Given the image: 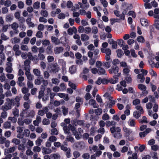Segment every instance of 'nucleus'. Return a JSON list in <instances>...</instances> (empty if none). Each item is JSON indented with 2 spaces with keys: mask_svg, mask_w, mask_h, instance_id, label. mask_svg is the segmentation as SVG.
Masks as SVG:
<instances>
[{
  "mask_svg": "<svg viewBox=\"0 0 159 159\" xmlns=\"http://www.w3.org/2000/svg\"><path fill=\"white\" fill-rule=\"evenodd\" d=\"M89 36L85 34H82L81 35V39L82 41H87L89 39Z\"/></svg>",
  "mask_w": 159,
  "mask_h": 159,
  "instance_id": "25",
  "label": "nucleus"
},
{
  "mask_svg": "<svg viewBox=\"0 0 159 159\" xmlns=\"http://www.w3.org/2000/svg\"><path fill=\"white\" fill-rule=\"evenodd\" d=\"M41 121V117L39 116H37L36 120L33 121V124L35 126H38Z\"/></svg>",
  "mask_w": 159,
  "mask_h": 159,
  "instance_id": "19",
  "label": "nucleus"
},
{
  "mask_svg": "<svg viewBox=\"0 0 159 159\" xmlns=\"http://www.w3.org/2000/svg\"><path fill=\"white\" fill-rule=\"evenodd\" d=\"M117 56L119 57H120L124 53L121 50L118 49L116 51Z\"/></svg>",
  "mask_w": 159,
  "mask_h": 159,
  "instance_id": "61",
  "label": "nucleus"
},
{
  "mask_svg": "<svg viewBox=\"0 0 159 159\" xmlns=\"http://www.w3.org/2000/svg\"><path fill=\"white\" fill-rule=\"evenodd\" d=\"M49 69L50 72L56 73L59 71L60 68L57 63H55L51 65Z\"/></svg>",
  "mask_w": 159,
  "mask_h": 159,
  "instance_id": "4",
  "label": "nucleus"
},
{
  "mask_svg": "<svg viewBox=\"0 0 159 159\" xmlns=\"http://www.w3.org/2000/svg\"><path fill=\"white\" fill-rule=\"evenodd\" d=\"M57 17L60 19H63L66 17V15L64 13H61L58 15Z\"/></svg>",
  "mask_w": 159,
  "mask_h": 159,
  "instance_id": "54",
  "label": "nucleus"
},
{
  "mask_svg": "<svg viewBox=\"0 0 159 159\" xmlns=\"http://www.w3.org/2000/svg\"><path fill=\"white\" fill-rule=\"evenodd\" d=\"M76 67L75 66L73 65L69 68V72L71 74H74L76 72Z\"/></svg>",
  "mask_w": 159,
  "mask_h": 159,
  "instance_id": "21",
  "label": "nucleus"
},
{
  "mask_svg": "<svg viewBox=\"0 0 159 159\" xmlns=\"http://www.w3.org/2000/svg\"><path fill=\"white\" fill-rule=\"evenodd\" d=\"M89 103L93 106L94 108H97L98 107V105L96 102L95 100L91 99L89 101Z\"/></svg>",
  "mask_w": 159,
  "mask_h": 159,
  "instance_id": "22",
  "label": "nucleus"
},
{
  "mask_svg": "<svg viewBox=\"0 0 159 159\" xmlns=\"http://www.w3.org/2000/svg\"><path fill=\"white\" fill-rule=\"evenodd\" d=\"M13 19V16L11 15H8L6 16V20L7 22H11Z\"/></svg>",
  "mask_w": 159,
  "mask_h": 159,
  "instance_id": "44",
  "label": "nucleus"
},
{
  "mask_svg": "<svg viewBox=\"0 0 159 159\" xmlns=\"http://www.w3.org/2000/svg\"><path fill=\"white\" fill-rule=\"evenodd\" d=\"M148 101H149L151 102H153L154 101V97L151 95H149L147 97H146L144 98L142 100V103H146Z\"/></svg>",
  "mask_w": 159,
  "mask_h": 159,
  "instance_id": "9",
  "label": "nucleus"
},
{
  "mask_svg": "<svg viewBox=\"0 0 159 159\" xmlns=\"http://www.w3.org/2000/svg\"><path fill=\"white\" fill-rule=\"evenodd\" d=\"M118 77L116 76H114V79H111L110 80V83L112 84H115L118 81Z\"/></svg>",
  "mask_w": 159,
  "mask_h": 159,
  "instance_id": "30",
  "label": "nucleus"
},
{
  "mask_svg": "<svg viewBox=\"0 0 159 159\" xmlns=\"http://www.w3.org/2000/svg\"><path fill=\"white\" fill-rule=\"evenodd\" d=\"M13 50L15 52V55L19 56L21 54V51L20 50V47L18 44L15 45L13 47Z\"/></svg>",
  "mask_w": 159,
  "mask_h": 159,
  "instance_id": "5",
  "label": "nucleus"
},
{
  "mask_svg": "<svg viewBox=\"0 0 159 159\" xmlns=\"http://www.w3.org/2000/svg\"><path fill=\"white\" fill-rule=\"evenodd\" d=\"M84 143L82 142H78L74 144V146L76 148L80 150L83 149L84 148Z\"/></svg>",
  "mask_w": 159,
  "mask_h": 159,
  "instance_id": "11",
  "label": "nucleus"
},
{
  "mask_svg": "<svg viewBox=\"0 0 159 159\" xmlns=\"http://www.w3.org/2000/svg\"><path fill=\"white\" fill-rule=\"evenodd\" d=\"M80 107V103H77L75 105V109L77 110L76 112L77 113V115L79 116H80V111L77 110Z\"/></svg>",
  "mask_w": 159,
  "mask_h": 159,
  "instance_id": "34",
  "label": "nucleus"
},
{
  "mask_svg": "<svg viewBox=\"0 0 159 159\" xmlns=\"http://www.w3.org/2000/svg\"><path fill=\"white\" fill-rule=\"evenodd\" d=\"M20 41V39L17 37H15L11 40L12 43L13 44L19 43Z\"/></svg>",
  "mask_w": 159,
  "mask_h": 159,
  "instance_id": "26",
  "label": "nucleus"
},
{
  "mask_svg": "<svg viewBox=\"0 0 159 159\" xmlns=\"http://www.w3.org/2000/svg\"><path fill=\"white\" fill-rule=\"evenodd\" d=\"M40 14L42 16L44 17H47L48 15V12L45 10H41Z\"/></svg>",
  "mask_w": 159,
  "mask_h": 159,
  "instance_id": "47",
  "label": "nucleus"
},
{
  "mask_svg": "<svg viewBox=\"0 0 159 159\" xmlns=\"http://www.w3.org/2000/svg\"><path fill=\"white\" fill-rule=\"evenodd\" d=\"M73 155L75 158H77L80 156V152L77 151H75L73 152Z\"/></svg>",
  "mask_w": 159,
  "mask_h": 159,
  "instance_id": "50",
  "label": "nucleus"
},
{
  "mask_svg": "<svg viewBox=\"0 0 159 159\" xmlns=\"http://www.w3.org/2000/svg\"><path fill=\"white\" fill-rule=\"evenodd\" d=\"M123 131L124 132V135L125 137H126L129 140H132L134 139L133 137L129 138V137L133 135V132L132 129H130L127 128L126 126H124L123 128Z\"/></svg>",
  "mask_w": 159,
  "mask_h": 159,
  "instance_id": "2",
  "label": "nucleus"
},
{
  "mask_svg": "<svg viewBox=\"0 0 159 159\" xmlns=\"http://www.w3.org/2000/svg\"><path fill=\"white\" fill-rule=\"evenodd\" d=\"M4 105L2 106V109L3 111H7L12 108V106H14L16 104L14 100L7 98Z\"/></svg>",
  "mask_w": 159,
  "mask_h": 159,
  "instance_id": "1",
  "label": "nucleus"
},
{
  "mask_svg": "<svg viewBox=\"0 0 159 159\" xmlns=\"http://www.w3.org/2000/svg\"><path fill=\"white\" fill-rule=\"evenodd\" d=\"M130 68V67L128 66V67H127L126 68H125L123 70V72L124 73V74L125 75H128V74L129 72V69Z\"/></svg>",
  "mask_w": 159,
  "mask_h": 159,
  "instance_id": "49",
  "label": "nucleus"
},
{
  "mask_svg": "<svg viewBox=\"0 0 159 159\" xmlns=\"http://www.w3.org/2000/svg\"><path fill=\"white\" fill-rule=\"evenodd\" d=\"M71 123L75 126H77V125L83 126L84 125V121L75 119L71 121Z\"/></svg>",
  "mask_w": 159,
  "mask_h": 159,
  "instance_id": "7",
  "label": "nucleus"
},
{
  "mask_svg": "<svg viewBox=\"0 0 159 159\" xmlns=\"http://www.w3.org/2000/svg\"><path fill=\"white\" fill-rule=\"evenodd\" d=\"M11 142L17 145L19 144L20 143V139L16 138H14L13 139L11 140Z\"/></svg>",
  "mask_w": 159,
  "mask_h": 159,
  "instance_id": "39",
  "label": "nucleus"
},
{
  "mask_svg": "<svg viewBox=\"0 0 159 159\" xmlns=\"http://www.w3.org/2000/svg\"><path fill=\"white\" fill-rule=\"evenodd\" d=\"M6 67L5 68L6 71L8 73H11L13 71L12 63L11 62H7L6 63Z\"/></svg>",
  "mask_w": 159,
  "mask_h": 159,
  "instance_id": "8",
  "label": "nucleus"
},
{
  "mask_svg": "<svg viewBox=\"0 0 159 159\" xmlns=\"http://www.w3.org/2000/svg\"><path fill=\"white\" fill-rule=\"evenodd\" d=\"M102 119L104 120H106L110 119V117L107 114L105 113L102 115Z\"/></svg>",
  "mask_w": 159,
  "mask_h": 159,
  "instance_id": "59",
  "label": "nucleus"
},
{
  "mask_svg": "<svg viewBox=\"0 0 159 159\" xmlns=\"http://www.w3.org/2000/svg\"><path fill=\"white\" fill-rule=\"evenodd\" d=\"M110 130L112 133L116 132L120 133L121 131V129L119 127H113L110 128Z\"/></svg>",
  "mask_w": 159,
  "mask_h": 159,
  "instance_id": "18",
  "label": "nucleus"
},
{
  "mask_svg": "<svg viewBox=\"0 0 159 159\" xmlns=\"http://www.w3.org/2000/svg\"><path fill=\"white\" fill-rule=\"evenodd\" d=\"M51 40L52 42L56 45H58L60 43V41L55 37L52 36L51 37Z\"/></svg>",
  "mask_w": 159,
  "mask_h": 159,
  "instance_id": "29",
  "label": "nucleus"
},
{
  "mask_svg": "<svg viewBox=\"0 0 159 159\" xmlns=\"http://www.w3.org/2000/svg\"><path fill=\"white\" fill-rule=\"evenodd\" d=\"M138 88L142 91V93L146 96L148 93V91L146 90L147 88L146 86L142 84H139L138 85Z\"/></svg>",
  "mask_w": 159,
  "mask_h": 159,
  "instance_id": "6",
  "label": "nucleus"
},
{
  "mask_svg": "<svg viewBox=\"0 0 159 159\" xmlns=\"http://www.w3.org/2000/svg\"><path fill=\"white\" fill-rule=\"evenodd\" d=\"M98 73L100 75H105L106 74L105 70L102 67L99 68L98 69Z\"/></svg>",
  "mask_w": 159,
  "mask_h": 159,
  "instance_id": "45",
  "label": "nucleus"
},
{
  "mask_svg": "<svg viewBox=\"0 0 159 159\" xmlns=\"http://www.w3.org/2000/svg\"><path fill=\"white\" fill-rule=\"evenodd\" d=\"M51 132V134L52 135H57L58 134L57 130L55 128H53L52 129Z\"/></svg>",
  "mask_w": 159,
  "mask_h": 159,
  "instance_id": "53",
  "label": "nucleus"
},
{
  "mask_svg": "<svg viewBox=\"0 0 159 159\" xmlns=\"http://www.w3.org/2000/svg\"><path fill=\"white\" fill-rule=\"evenodd\" d=\"M48 107H44L43 110H40L38 112V114L41 116H43L44 114L45 113H46L48 111Z\"/></svg>",
  "mask_w": 159,
  "mask_h": 159,
  "instance_id": "14",
  "label": "nucleus"
},
{
  "mask_svg": "<svg viewBox=\"0 0 159 159\" xmlns=\"http://www.w3.org/2000/svg\"><path fill=\"white\" fill-rule=\"evenodd\" d=\"M33 72L35 75L36 76L40 77L41 75V72L40 70L37 69H34L33 70Z\"/></svg>",
  "mask_w": 159,
  "mask_h": 159,
  "instance_id": "28",
  "label": "nucleus"
},
{
  "mask_svg": "<svg viewBox=\"0 0 159 159\" xmlns=\"http://www.w3.org/2000/svg\"><path fill=\"white\" fill-rule=\"evenodd\" d=\"M11 28L14 30V33L17 34L18 32V30H17L19 26L17 23L16 22L13 23L11 25Z\"/></svg>",
  "mask_w": 159,
  "mask_h": 159,
  "instance_id": "16",
  "label": "nucleus"
},
{
  "mask_svg": "<svg viewBox=\"0 0 159 159\" xmlns=\"http://www.w3.org/2000/svg\"><path fill=\"white\" fill-rule=\"evenodd\" d=\"M31 103L30 100H28L27 102H25L24 103V106L25 108L26 109H28L30 107V104Z\"/></svg>",
  "mask_w": 159,
  "mask_h": 159,
  "instance_id": "38",
  "label": "nucleus"
},
{
  "mask_svg": "<svg viewBox=\"0 0 159 159\" xmlns=\"http://www.w3.org/2000/svg\"><path fill=\"white\" fill-rule=\"evenodd\" d=\"M143 74H139L137 75V79L141 83H143L145 80L144 76Z\"/></svg>",
  "mask_w": 159,
  "mask_h": 159,
  "instance_id": "23",
  "label": "nucleus"
},
{
  "mask_svg": "<svg viewBox=\"0 0 159 159\" xmlns=\"http://www.w3.org/2000/svg\"><path fill=\"white\" fill-rule=\"evenodd\" d=\"M101 51L102 53H105L106 55H110L111 54V50L109 48H106V49L101 48Z\"/></svg>",
  "mask_w": 159,
  "mask_h": 159,
  "instance_id": "20",
  "label": "nucleus"
},
{
  "mask_svg": "<svg viewBox=\"0 0 159 159\" xmlns=\"http://www.w3.org/2000/svg\"><path fill=\"white\" fill-rule=\"evenodd\" d=\"M119 68L117 66H113L109 70V72L111 74H114L116 75L115 76L117 77H120L121 73H118Z\"/></svg>",
  "mask_w": 159,
  "mask_h": 159,
  "instance_id": "3",
  "label": "nucleus"
},
{
  "mask_svg": "<svg viewBox=\"0 0 159 159\" xmlns=\"http://www.w3.org/2000/svg\"><path fill=\"white\" fill-rule=\"evenodd\" d=\"M137 41L139 43H143L145 42L144 39L143 37L142 36H138L137 38Z\"/></svg>",
  "mask_w": 159,
  "mask_h": 159,
  "instance_id": "36",
  "label": "nucleus"
},
{
  "mask_svg": "<svg viewBox=\"0 0 159 159\" xmlns=\"http://www.w3.org/2000/svg\"><path fill=\"white\" fill-rule=\"evenodd\" d=\"M141 114L140 112L135 111L134 112L133 115L135 118H138L140 116Z\"/></svg>",
  "mask_w": 159,
  "mask_h": 159,
  "instance_id": "58",
  "label": "nucleus"
},
{
  "mask_svg": "<svg viewBox=\"0 0 159 159\" xmlns=\"http://www.w3.org/2000/svg\"><path fill=\"white\" fill-rule=\"evenodd\" d=\"M23 118H19L18 119L17 123L20 125H23L24 123V120L23 119Z\"/></svg>",
  "mask_w": 159,
  "mask_h": 159,
  "instance_id": "46",
  "label": "nucleus"
},
{
  "mask_svg": "<svg viewBox=\"0 0 159 159\" xmlns=\"http://www.w3.org/2000/svg\"><path fill=\"white\" fill-rule=\"evenodd\" d=\"M64 50L62 47H56L54 48V53L56 54H58L62 52Z\"/></svg>",
  "mask_w": 159,
  "mask_h": 159,
  "instance_id": "17",
  "label": "nucleus"
},
{
  "mask_svg": "<svg viewBox=\"0 0 159 159\" xmlns=\"http://www.w3.org/2000/svg\"><path fill=\"white\" fill-rule=\"evenodd\" d=\"M16 149V147L13 146L9 148L5 149L4 150V154L6 155L9 153L13 152Z\"/></svg>",
  "mask_w": 159,
  "mask_h": 159,
  "instance_id": "13",
  "label": "nucleus"
},
{
  "mask_svg": "<svg viewBox=\"0 0 159 159\" xmlns=\"http://www.w3.org/2000/svg\"><path fill=\"white\" fill-rule=\"evenodd\" d=\"M35 115V112L33 110H30L27 111V114L25 116V117L32 118L34 117Z\"/></svg>",
  "mask_w": 159,
  "mask_h": 159,
  "instance_id": "12",
  "label": "nucleus"
},
{
  "mask_svg": "<svg viewBox=\"0 0 159 159\" xmlns=\"http://www.w3.org/2000/svg\"><path fill=\"white\" fill-rule=\"evenodd\" d=\"M40 2H35L33 5V7L35 9H38L40 7Z\"/></svg>",
  "mask_w": 159,
  "mask_h": 159,
  "instance_id": "51",
  "label": "nucleus"
},
{
  "mask_svg": "<svg viewBox=\"0 0 159 159\" xmlns=\"http://www.w3.org/2000/svg\"><path fill=\"white\" fill-rule=\"evenodd\" d=\"M62 111L64 115L65 116L67 114L68 112V108L65 106H63L61 107Z\"/></svg>",
  "mask_w": 159,
  "mask_h": 159,
  "instance_id": "32",
  "label": "nucleus"
},
{
  "mask_svg": "<svg viewBox=\"0 0 159 159\" xmlns=\"http://www.w3.org/2000/svg\"><path fill=\"white\" fill-rule=\"evenodd\" d=\"M102 65L106 68H109L111 66V62H105L102 63Z\"/></svg>",
  "mask_w": 159,
  "mask_h": 159,
  "instance_id": "55",
  "label": "nucleus"
},
{
  "mask_svg": "<svg viewBox=\"0 0 159 159\" xmlns=\"http://www.w3.org/2000/svg\"><path fill=\"white\" fill-rule=\"evenodd\" d=\"M140 21L142 25L144 26H148V21L145 19H141Z\"/></svg>",
  "mask_w": 159,
  "mask_h": 159,
  "instance_id": "24",
  "label": "nucleus"
},
{
  "mask_svg": "<svg viewBox=\"0 0 159 159\" xmlns=\"http://www.w3.org/2000/svg\"><path fill=\"white\" fill-rule=\"evenodd\" d=\"M148 122V121L147 120V118L145 116H143L142 117L141 119L139 122L140 123H147Z\"/></svg>",
  "mask_w": 159,
  "mask_h": 159,
  "instance_id": "57",
  "label": "nucleus"
},
{
  "mask_svg": "<svg viewBox=\"0 0 159 159\" xmlns=\"http://www.w3.org/2000/svg\"><path fill=\"white\" fill-rule=\"evenodd\" d=\"M6 111H3L2 112L1 116L2 119L3 118L5 119L7 117V113L6 112Z\"/></svg>",
  "mask_w": 159,
  "mask_h": 159,
  "instance_id": "62",
  "label": "nucleus"
},
{
  "mask_svg": "<svg viewBox=\"0 0 159 159\" xmlns=\"http://www.w3.org/2000/svg\"><path fill=\"white\" fill-rule=\"evenodd\" d=\"M25 74L28 80V81H32L33 79V76L31 75L30 72H25Z\"/></svg>",
  "mask_w": 159,
  "mask_h": 159,
  "instance_id": "27",
  "label": "nucleus"
},
{
  "mask_svg": "<svg viewBox=\"0 0 159 159\" xmlns=\"http://www.w3.org/2000/svg\"><path fill=\"white\" fill-rule=\"evenodd\" d=\"M51 152V149L47 148H44L43 150V154H49Z\"/></svg>",
  "mask_w": 159,
  "mask_h": 159,
  "instance_id": "43",
  "label": "nucleus"
},
{
  "mask_svg": "<svg viewBox=\"0 0 159 159\" xmlns=\"http://www.w3.org/2000/svg\"><path fill=\"white\" fill-rule=\"evenodd\" d=\"M27 109H23L20 114V116L22 118H24L25 116V114H27Z\"/></svg>",
  "mask_w": 159,
  "mask_h": 159,
  "instance_id": "37",
  "label": "nucleus"
},
{
  "mask_svg": "<svg viewBox=\"0 0 159 159\" xmlns=\"http://www.w3.org/2000/svg\"><path fill=\"white\" fill-rule=\"evenodd\" d=\"M3 127L5 129H9L11 128V123L8 121L5 122L3 124Z\"/></svg>",
  "mask_w": 159,
  "mask_h": 159,
  "instance_id": "42",
  "label": "nucleus"
},
{
  "mask_svg": "<svg viewBox=\"0 0 159 159\" xmlns=\"http://www.w3.org/2000/svg\"><path fill=\"white\" fill-rule=\"evenodd\" d=\"M45 90V88L43 85H42L41 87V90L39 93L38 98L39 99H41L44 95V91Z\"/></svg>",
  "mask_w": 159,
  "mask_h": 159,
  "instance_id": "15",
  "label": "nucleus"
},
{
  "mask_svg": "<svg viewBox=\"0 0 159 159\" xmlns=\"http://www.w3.org/2000/svg\"><path fill=\"white\" fill-rule=\"evenodd\" d=\"M128 14L129 16H132L133 18H135L136 16L135 12L133 11H129L128 13Z\"/></svg>",
  "mask_w": 159,
  "mask_h": 159,
  "instance_id": "60",
  "label": "nucleus"
},
{
  "mask_svg": "<svg viewBox=\"0 0 159 159\" xmlns=\"http://www.w3.org/2000/svg\"><path fill=\"white\" fill-rule=\"evenodd\" d=\"M53 46L52 45L48 46L46 49V51L48 54H51L52 53V50Z\"/></svg>",
  "mask_w": 159,
  "mask_h": 159,
  "instance_id": "35",
  "label": "nucleus"
},
{
  "mask_svg": "<svg viewBox=\"0 0 159 159\" xmlns=\"http://www.w3.org/2000/svg\"><path fill=\"white\" fill-rule=\"evenodd\" d=\"M51 80L52 83L54 84H58L59 83V80L57 78H52V79Z\"/></svg>",
  "mask_w": 159,
  "mask_h": 159,
  "instance_id": "64",
  "label": "nucleus"
},
{
  "mask_svg": "<svg viewBox=\"0 0 159 159\" xmlns=\"http://www.w3.org/2000/svg\"><path fill=\"white\" fill-rule=\"evenodd\" d=\"M52 158L53 159H60V156L59 154H52L51 155Z\"/></svg>",
  "mask_w": 159,
  "mask_h": 159,
  "instance_id": "40",
  "label": "nucleus"
},
{
  "mask_svg": "<svg viewBox=\"0 0 159 159\" xmlns=\"http://www.w3.org/2000/svg\"><path fill=\"white\" fill-rule=\"evenodd\" d=\"M25 154L27 156H31L33 155V152L30 149H28L26 151Z\"/></svg>",
  "mask_w": 159,
  "mask_h": 159,
  "instance_id": "63",
  "label": "nucleus"
},
{
  "mask_svg": "<svg viewBox=\"0 0 159 159\" xmlns=\"http://www.w3.org/2000/svg\"><path fill=\"white\" fill-rule=\"evenodd\" d=\"M159 20H155L154 26V27L157 30H159Z\"/></svg>",
  "mask_w": 159,
  "mask_h": 159,
  "instance_id": "41",
  "label": "nucleus"
},
{
  "mask_svg": "<svg viewBox=\"0 0 159 159\" xmlns=\"http://www.w3.org/2000/svg\"><path fill=\"white\" fill-rule=\"evenodd\" d=\"M61 126H64L63 127V129L65 133L66 134H69L70 132L69 130V129H68L66 127V125H65L64 124H63H63L62 123L61 124Z\"/></svg>",
  "mask_w": 159,
  "mask_h": 159,
  "instance_id": "31",
  "label": "nucleus"
},
{
  "mask_svg": "<svg viewBox=\"0 0 159 159\" xmlns=\"http://www.w3.org/2000/svg\"><path fill=\"white\" fill-rule=\"evenodd\" d=\"M12 113L15 117L18 116L19 115V110L17 108H14L12 110Z\"/></svg>",
  "mask_w": 159,
  "mask_h": 159,
  "instance_id": "33",
  "label": "nucleus"
},
{
  "mask_svg": "<svg viewBox=\"0 0 159 159\" xmlns=\"http://www.w3.org/2000/svg\"><path fill=\"white\" fill-rule=\"evenodd\" d=\"M105 124L107 126H110L115 125V122L113 121H107Z\"/></svg>",
  "mask_w": 159,
  "mask_h": 159,
  "instance_id": "52",
  "label": "nucleus"
},
{
  "mask_svg": "<svg viewBox=\"0 0 159 159\" xmlns=\"http://www.w3.org/2000/svg\"><path fill=\"white\" fill-rule=\"evenodd\" d=\"M151 131L152 130L151 128H147L145 131L140 132L139 133V136L141 138H142L145 137L147 134L151 132Z\"/></svg>",
  "mask_w": 159,
  "mask_h": 159,
  "instance_id": "10",
  "label": "nucleus"
},
{
  "mask_svg": "<svg viewBox=\"0 0 159 159\" xmlns=\"http://www.w3.org/2000/svg\"><path fill=\"white\" fill-rule=\"evenodd\" d=\"M91 31V29L89 27H86L84 28V32L86 34H89Z\"/></svg>",
  "mask_w": 159,
  "mask_h": 159,
  "instance_id": "56",
  "label": "nucleus"
},
{
  "mask_svg": "<svg viewBox=\"0 0 159 159\" xmlns=\"http://www.w3.org/2000/svg\"><path fill=\"white\" fill-rule=\"evenodd\" d=\"M68 128L69 129H70L72 131L73 134L75 133V132L76 131V128L73 126L71 124H69L68 125Z\"/></svg>",
  "mask_w": 159,
  "mask_h": 159,
  "instance_id": "48",
  "label": "nucleus"
}]
</instances>
